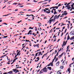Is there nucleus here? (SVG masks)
Instances as JSON below:
<instances>
[{
	"mask_svg": "<svg viewBox=\"0 0 74 74\" xmlns=\"http://www.w3.org/2000/svg\"><path fill=\"white\" fill-rule=\"evenodd\" d=\"M36 0H35L33 1L34 2H35V3H36V2H37V1H35Z\"/></svg>",
	"mask_w": 74,
	"mask_h": 74,
	"instance_id": "nucleus-44",
	"label": "nucleus"
},
{
	"mask_svg": "<svg viewBox=\"0 0 74 74\" xmlns=\"http://www.w3.org/2000/svg\"><path fill=\"white\" fill-rule=\"evenodd\" d=\"M64 53H63L61 54L58 57L59 58H61V57L63 55Z\"/></svg>",
	"mask_w": 74,
	"mask_h": 74,
	"instance_id": "nucleus-6",
	"label": "nucleus"
},
{
	"mask_svg": "<svg viewBox=\"0 0 74 74\" xmlns=\"http://www.w3.org/2000/svg\"><path fill=\"white\" fill-rule=\"evenodd\" d=\"M67 14V13H63L62 14V15H65V16Z\"/></svg>",
	"mask_w": 74,
	"mask_h": 74,
	"instance_id": "nucleus-15",
	"label": "nucleus"
},
{
	"mask_svg": "<svg viewBox=\"0 0 74 74\" xmlns=\"http://www.w3.org/2000/svg\"><path fill=\"white\" fill-rule=\"evenodd\" d=\"M58 21H57L56 23H54V24L53 25V26L55 25H56V24L57 23H58Z\"/></svg>",
	"mask_w": 74,
	"mask_h": 74,
	"instance_id": "nucleus-25",
	"label": "nucleus"
},
{
	"mask_svg": "<svg viewBox=\"0 0 74 74\" xmlns=\"http://www.w3.org/2000/svg\"><path fill=\"white\" fill-rule=\"evenodd\" d=\"M63 42H64V43L62 45V47H63V46H65L66 45V42L65 43V42H64V41Z\"/></svg>",
	"mask_w": 74,
	"mask_h": 74,
	"instance_id": "nucleus-8",
	"label": "nucleus"
},
{
	"mask_svg": "<svg viewBox=\"0 0 74 74\" xmlns=\"http://www.w3.org/2000/svg\"><path fill=\"white\" fill-rule=\"evenodd\" d=\"M53 10H54V11H56V9H53Z\"/></svg>",
	"mask_w": 74,
	"mask_h": 74,
	"instance_id": "nucleus-64",
	"label": "nucleus"
},
{
	"mask_svg": "<svg viewBox=\"0 0 74 74\" xmlns=\"http://www.w3.org/2000/svg\"><path fill=\"white\" fill-rule=\"evenodd\" d=\"M60 6H61V4L60 3L58 5V7H59Z\"/></svg>",
	"mask_w": 74,
	"mask_h": 74,
	"instance_id": "nucleus-33",
	"label": "nucleus"
},
{
	"mask_svg": "<svg viewBox=\"0 0 74 74\" xmlns=\"http://www.w3.org/2000/svg\"><path fill=\"white\" fill-rule=\"evenodd\" d=\"M43 11H44V12H46V11H47V10H46V9H45V10L44 9Z\"/></svg>",
	"mask_w": 74,
	"mask_h": 74,
	"instance_id": "nucleus-36",
	"label": "nucleus"
},
{
	"mask_svg": "<svg viewBox=\"0 0 74 74\" xmlns=\"http://www.w3.org/2000/svg\"><path fill=\"white\" fill-rule=\"evenodd\" d=\"M53 16H54V15H53L52 16V17H51L50 18V19H52V18H53Z\"/></svg>",
	"mask_w": 74,
	"mask_h": 74,
	"instance_id": "nucleus-42",
	"label": "nucleus"
},
{
	"mask_svg": "<svg viewBox=\"0 0 74 74\" xmlns=\"http://www.w3.org/2000/svg\"><path fill=\"white\" fill-rule=\"evenodd\" d=\"M65 62V60H64V61H63V62L62 63V65H63V66L64 65V62Z\"/></svg>",
	"mask_w": 74,
	"mask_h": 74,
	"instance_id": "nucleus-11",
	"label": "nucleus"
},
{
	"mask_svg": "<svg viewBox=\"0 0 74 74\" xmlns=\"http://www.w3.org/2000/svg\"><path fill=\"white\" fill-rule=\"evenodd\" d=\"M7 37H8V36H4V37H3V38H7Z\"/></svg>",
	"mask_w": 74,
	"mask_h": 74,
	"instance_id": "nucleus-28",
	"label": "nucleus"
},
{
	"mask_svg": "<svg viewBox=\"0 0 74 74\" xmlns=\"http://www.w3.org/2000/svg\"><path fill=\"white\" fill-rule=\"evenodd\" d=\"M17 59H18V58H16L15 59H14L13 60V62H15V60H17Z\"/></svg>",
	"mask_w": 74,
	"mask_h": 74,
	"instance_id": "nucleus-14",
	"label": "nucleus"
},
{
	"mask_svg": "<svg viewBox=\"0 0 74 74\" xmlns=\"http://www.w3.org/2000/svg\"><path fill=\"white\" fill-rule=\"evenodd\" d=\"M66 7H70V5H67L66 6Z\"/></svg>",
	"mask_w": 74,
	"mask_h": 74,
	"instance_id": "nucleus-26",
	"label": "nucleus"
},
{
	"mask_svg": "<svg viewBox=\"0 0 74 74\" xmlns=\"http://www.w3.org/2000/svg\"><path fill=\"white\" fill-rule=\"evenodd\" d=\"M67 18V16H65V17L63 18V19H65V18Z\"/></svg>",
	"mask_w": 74,
	"mask_h": 74,
	"instance_id": "nucleus-54",
	"label": "nucleus"
},
{
	"mask_svg": "<svg viewBox=\"0 0 74 74\" xmlns=\"http://www.w3.org/2000/svg\"><path fill=\"white\" fill-rule=\"evenodd\" d=\"M56 56H55L54 58L53 59L54 60H55V59H56Z\"/></svg>",
	"mask_w": 74,
	"mask_h": 74,
	"instance_id": "nucleus-34",
	"label": "nucleus"
},
{
	"mask_svg": "<svg viewBox=\"0 0 74 74\" xmlns=\"http://www.w3.org/2000/svg\"><path fill=\"white\" fill-rule=\"evenodd\" d=\"M69 39H70V37L68 35V36L67 38V40H69Z\"/></svg>",
	"mask_w": 74,
	"mask_h": 74,
	"instance_id": "nucleus-16",
	"label": "nucleus"
},
{
	"mask_svg": "<svg viewBox=\"0 0 74 74\" xmlns=\"http://www.w3.org/2000/svg\"><path fill=\"white\" fill-rule=\"evenodd\" d=\"M70 27L69 26V25H68V26H67V28L68 29H69Z\"/></svg>",
	"mask_w": 74,
	"mask_h": 74,
	"instance_id": "nucleus-62",
	"label": "nucleus"
},
{
	"mask_svg": "<svg viewBox=\"0 0 74 74\" xmlns=\"http://www.w3.org/2000/svg\"><path fill=\"white\" fill-rule=\"evenodd\" d=\"M45 9L47 10H49V8H45Z\"/></svg>",
	"mask_w": 74,
	"mask_h": 74,
	"instance_id": "nucleus-38",
	"label": "nucleus"
},
{
	"mask_svg": "<svg viewBox=\"0 0 74 74\" xmlns=\"http://www.w3.org/2000/svg\"><path fill=\"white\" fill-rule=\"evenodd\" d=\"M70 34L71 35H74V31H72L71 32Z\"/></svg>",
	"mask_w": 74,
	"mask_h": 74,
	"instance_id": "nucleus-5",
	"label": "nucleus"
},
{
	"mask_svg": "<svg viewBox=\"0 0 74 74\" xmlns=\"http://www.w3.org/2000/svg\"><path fill=\"white\" fill-rule=\"evenodd\" d=\"M58 14V13L56 12V11H54V14L55 15V14Z\"/></svg>",
	"mask_w": 74,
	"mask_h": 74,
	"instance_id": "nucleus-20",
	"label": "nucleus"
},
{
	"mask_svg": "<svg viewBox=\"0 0 74 74\" xmlns=\"http://www.w3.org/2000/svg\"><path fill=\"white\" fill-rule=\"evenodd\" d=\"M60 15V14H59L58 16H57V15H56L53 18L54 19H58Z\"/></svg>",
	"mask_w": 74,
	"mask_h": 74,
	"instance_id": "nucleus-2",
	"label": "nucleus"
},
{
	"mask_svg": "<svg viewBox=\"0 0 74 74\" xmlns=\"http://www.w3.org/2000/svg\"><path fill=\"white\" fill-rule=\"evenodd\" d=\"M56 38V36H55V35L53 37V38Z\"/></svg>",
	"mask_w": 74,
	"mask_h": 74,
	"instance_id": "nucleus-46",
	"label": "nucleus"
},
{
	"mask_svg": "<svg viewBox=\"0 0 74 74\" xmlns=\"http://www.w3.org/2000/svg\"><path fill=\"white\" fill-rule=\"evenodd\" d=\"M36 59H38V60H40V59L39 58V57H37V58H36Z\"/></svg>",
	"mask_w": 74,
	"mask_h": 74,
	"instance_id": "nucleus-39",
	"label": "nucleus"
},
{
	"mask_svg": "<svg viewBox=\"0 0 74 74\" xmlns=\"http://www.w3.org/2000/svg\"><path fill=\"white\" fill-rule=\"evenodd\" d=\"M53 73V72H52V71H51L50 72V73H49V74H51V73Z\"/></svg>",
	"mask_w": 74,
	"mask_h": 74,
	"instance_id": "nucleus-50",
	"label": "nucleus"
},
{
	"mask_svg": "<svg viewBox=\"0 0 74 74\" xmlns=\"http://www.w3.org/2000/svg\"><path fill=\"white\" fill-rule=\"evenodd\" d=\"M74 36H73L71 37L70 38V40H74Z\"/></svg>",
	"mask_w": 74,
	"mask_h": 74,
	"instance_id": "nucleus-9",
	"label": "nucleus"
},
{
	"mask_svg": "<svg viewBox=\"0 0 74 74\" xmlns=\"http://www.w3.org/2000/svg\"><path fill=\"white\" fill-rule=\"evenodd\" d=\"M19 52H20L19 51V52L17 54V56L19 55Z\"/></svg>",
	"mask_w": 74,
	"mask_h": 74,
	"instance_id": "nucleus-51",
	"label": "nucleus"
},
{
	"mask_svg": "<svg viewBox=\"0 0 74 74\" xmlns=\"http://www.w3.org/2000/svg\"><path fill=\"white\" fill-rule=\"evenodd\" d=\"M13 72L12 71H10L8 73H12Z\"/></svg>",
	"mask_w": 74,
	"mask_h": 74,
	"instance_id": "nucleus-22",
	"label": "nucleus"
},
{
	"mask_svg": "<svg viewBox=\"0 0 74 74\" xmlns=\"http://www.w3.org/2000/svg\"><path fill=\"white\" fill-rule=\"evenodd\" d=\"M58 55H59V52H58L57 53V54H56V56H58Z\"/></svg>",
	"mask_w": 74,
	"mask_h": 74,
	"instance_id": "nucleus-30",
	"label": "nucleus"
},
{
	"mask_svg": "<svg viewBox=\"0 0 74 74\" xmlns=\"http://www.w3.org/2000/svg\"><path fill=\"white\" fill-rule=\"evenodd\" d=\"M56 41V38H55L53 40V41Z\"/></svg>",
	"mask_w": 74,
	"mask_h": 74,
	"instance_id": "nucleus-63",
	"label": "nucleus"
},
{
	"mask_svg": "<svg viewBox=\"0 0 74 74\" xmlns=\"http://www.w3.org/2000/svg\"><path fill=\"white\" fill-rule=\"evenodd\" d=\"M58 11H59V12H61V11H62V10H58Z\"/></svg>",
	"mask_w": 74,
	"mask_h": 74,
	"instance_id": "nucleus-41",
	"label": "nucleus"
},
{
	"mask_svg": "<svg viewBox=\"0 0 74 74\" xmlns=\"http://www.w3.org/2000/svg\"><path fill=\"white\" fill-rule=\"evenodd\" d=\"M38 45H39V44H37L36 45V47H38Z\"/></svg>",
	"mask_w": 74,
	"mask_h": 74,
	"instance_id": "nucleus-48",
	"label": "nucleus"
},
{
	"mask_svg": "<svg viewBox=\"0 0 74 74\" xmlns=\"http://www.w3.org/2000/svg\"><path fill=\"white\" fill-rule=\"evenodd\" d=\"M22 22V20H21L20 21L17 22V23H20V22Z\"/></svg>",
	"mask_w": 74,
	"mask_h": 74,
	"instance_id": "nucleus-29",
	"label": "nucleus"
},
{
	"mask_svg": "<svg viewBox=\"0 0 74 74\" xmlns=\"http://www.w3.org/2000/svg\"><path fill=\"white\" fill-rule=\"evenodd\" d=\"M71 2H70V3H69L68 4H67V5H69V4H71Z\"/></svg>",
	"mask_w": 74,
	"mask_h": 74,
	"instance_id": "nucleus-60",
	"label": "nucleus"
},
{
	"mask_svg": "<svg viewBox=\"0 0 74 74\" xmlns=\"http://www.w3.org/2000/svg\"><path fill=\"white\" fill-rule=\"evenodd\" d=\"M2 24L5 25H8V24H6V23H3Z\"/></svg>",
	"mask_w": 74,
	"mask_h": 74,
	"instance_id": "nucleus-27",
	"label": "nucleus"
},
{
	"mask_svg": "<svg viewBox=\"0 0 74 74\" xmlns=\"http://www.w3.org/2000/svg\"><path fill=\"white\" fill-rule=\"evenodd\" d=\"M52 21L53 22H55V19H50L49 20V21H48V22L47 23H49L50 25H51V23Z\"/></svg>",
	"mask_w": 74,
	"mask_h": 74,
	"instance_id": "nucleus-1",
	"label": "nucleus"
},
{
	"mask_svg": "<svg viewBox=\"0 0 74 74\" xmlns=\"http://www.w3.org/2000/svg\"><path fill=\"white\" fill-rule=\"evenodd\" d=\"M42 70H43L44 72H47V68L46 67H45L43 69L41 70V71Z\"/></svg>",
	"mask_w": 74,
	"mask_h": 74,
	"instance_id": "nucleus-3",
	"label": "nucleus"
},
{
	"mask_svg": "<svg viewBox=\"0 0 74 74\" xmlns=\"http://www.w3.org/2000/svg\"><path fill=\"white\" fill-rule=\"evenodd\" d=\"M51 0H48V1H49V3H50V1H51Z\"/></svg>",
	"mask_w": 74,
	"mask_h": 74,
	"instance_id": "nucleus-61",
	"label": "nucleus"
},
{
	"mask_svg": "<svg viewBox=\"0 0 74 74\" xmlns=\"http://www.w3.org/2000/svg\"><path fill=\"white\" fill-rule=\"evenodd\" d=\"M9 14H8L7 15H3V16H7Z\"/></svg>",
	"mask_w": 74,
	"mask_h": 74,
	"instance_id": "nucleus-32",
	"label": "nucleus"
},
{
	"mask_svg": "<svg viewBox=\"0 0 74 74\" xmlns=\"http://www.w3.org/2000/svg\"><path fill=\"white\" fill-rule=\"evenodd\" d=\"M13 71H14V72H15L16 71V69H13Z\"/></svg>",
	"mask_w": 74,
	"mask_h": 74,
	"instance_id": "nucleus-18",
	"label": "nucleus"
},
{
	"mask_svg": "<svg viewBox=\"0 0 74 74\" xmlns=\"http://www.w3.org/2000/svg\"><path fill=\"white\" fill-rule=\"evenodd\" d=\"M20 7H23V5L19 6Z\"/></svg>",
	"mask_w": 74,
	"mask_h": 74,
	"instance_id": "nucleus-52",
	"label": "nucleus"
},
{
	"mask_svg": "<svg viewBox=\"0 0 74 74\" xmlns=\"http://www.w3.org/2000/svg\"><path fill=\"white\" fill-rule=\"evenodd\" d=\"M47 2H46L43 3H42V4L43 5H44V4H47Z\"/></svg>",
	"mask_w": 74,
	"mask_h": 74,
	"instance_id": "nucleus-23",
	"label": "nucleus"
},
{
	"mask_svg": "<svg viewBox=\"0 0 74 74\" xmlns=\"http://www.w3.org/2000/svg\"><path fill=\"white\" fill-rule=\"evenodd\" d=\"M66 31H67V29H65V30L64 31V33H65L66 32Z\"/></svg>",
	"mask_w": 74,
	"mask_h": 74,
	"instance_id": "nucleus-40",
	"label": "nucleus"
},
{
	"mask_svg": "<svg viewBox=\"0 0 74 74\" xmlns=\"http://www.w3.org/2000/svg\"><path fill=\"white\" fill-rule=\"evenodd\" d=\"M31 32H32V30H30L29 32H28L30 33H31Z\"/></svg>",
	"mask_w": 74,
	"mask_h": 74,
	"instance_id": "nucleus-53",
	"label": "nucleus"
},
{
	"mask_svg": "<svg viewBox=\"0 0 74 74\" xmlns=\"http://www.w3.org/2000/svg\"><path fill=\"white\" fill-rule=\"evenodd\" d=\"M38 54V53H36V54H35L36 56H37Z\"/></svg>",
	"mask_w": 74,
	"mask_h": 74,
	"instance_id": "nucleus-43",
	"label": "nucleus"
},
{
	"mask_svg": "<svg viewBox=\"0 0 74 74\" xmlns=\"http://www.w3.org/2000/svg\"><path fill=\"white\" fill-rule=\"evenodd\" d=\"M68 71L69 72V73H70V68H69L68 69Z\"/></svg>",
	"mask_w": 74,
	"mask_h": 74,
	"instance_id": "nucleus-12",
	"label": "nucleus"
},
{
	"mask_svg": "<svg viewBox=\"0 0 74 74\" xmlns=\"http://www.w3.org/2000/svg\"><path fill=\"white\" fill-rule=\"evenodd\" d=\"M63 68H64V67L63 66H60V68L61 69H63Z\"/></svg>",
	"mask_w": 74,
	"mask_h": 74,
	"instance_id": "nucleus-19",
	"label": "nucleus"
},
{
	"mask_svg": "<svg viewBox=\"0 0 74 74\" xmlns=\"http://www.w3.org/2000/svg\"><path fill=\"white\" fill-rule=\"evenodd\" d=\"M56 7H52V8H56Z\"/></svg>",
	"mask_w": 74,
	"mask_h": 74,
	"instance_id": "nucleus-58",
	"label": "nucleus"
},
{
	"mask_svg": "<svg viewBox=\"0 0 74 74\" xmlns=\"http://www.w3.org/2000/svg\"><path fill=\"white\" fill-rule=\"evenodd\" d=\"M69 46H68L67 47V49L68 50H69Z\"/></svg>",
	"mask_w": 74,
	"mask_h": 74,
	"instance_id": "nucleus-45",
	"label": "nucleus"
},
{
	"mask_svg": "<svg viewBox=\"0 0 74 74\" xmlns=\"http://www.w3.org/2000/svg\"><path fill=\"white\" fill-rule=\"evenodd\" d=\"M60 63V62L59 61H58L56 64V66H59V64Z\"/></svg>",
	"mask_w": 74,
	"mask_h": 74,
	"instance_id": "nucleus-4",
	"label": "nucleus"
},
{
	"mask_svg": "<svg viewBox=\"0 0 74 74\" xmlns=\"http://www.w3.org/2000/svg\"><path fill=\"white\" fill-rule=\"evenodd\" d=\"M62 49V48H61L59 50V51H58V52H60V51H61V49Z\"/></svg>",
	"mask_w": 74,
	"mask_h": 74,
	"instance_id": "nucleus-47",
	"label": "nucleus"
},
{
	"mask_svg": "<svg viewBox=\"0 0 74 74\" xmlns=\"http://www.w3.org/2000/svg\"><path fill=\"white\" fill-rule=\"evenodd\" d=\"M6 57H7V60H10V58H9V59H8V56H6Z\"/></svg>",
	"mask_w": 74,
	"mask_h": 74,
	"instance_id": "nucleus-55",
	"label": "nucleus"
},
{
	"mask_svg": "<svg viewBox=\"0 0 74 74\" xmlns=\"http://www.w3.org/2000/svg\"><path fill=\"white\" fill-rule=\"evenodd\" d=\"M58 7H59V6H57L56 8V9H58Z\"/></svg>",
	"mask_w": 74,
	"mask_h": 74,
	"instance_id": "nucleus-49",
	"label": "nucleus"
},
{
	"mask_svg": "<svg viewBox=\"0 0 74 74\" xmlns=\"http://www.w3.org/2000/svg\"><path fill=\"white\" fill-rule=\"evenodd\" d=\"M71 6L72 7V8L74 7V6H73V5H71Z\"/></svg>",
	"mask_w": 74,
	"mask_h": 74,
	"instance_id": "nucleus-57",
	"label": "nucleus"
},
{
	"mask_svg": "<svg viewBox=\"0 0 74 74\" xmlns=\"http://www.w3.org/2000/svg\"><path fill=\"white\" fill-rule=\"evenodd\" d=\"M25 41H27V42H29V40H25Z\"/></svg>",
	"mask_w": 74,
	"mask_h": 74,
	"instance_id": "nucleus-59",
	"label": "nucleus"
},
{
	"mask_svg": "<svg viewBox=\"0 0 74 74\" xmlns=\"http://www.w3.org/2000/svg\"><path fill=\"white\" fill-rule=\"evenodd\" d=\"M23 15V14H18V15Z\"/></svg>",
	"mask_w": 74,
	"mask_h": 74,
	"instance_id": "nucleus-56",
	"label": "nucleus"
},
{
	"mask_svg": "<svg viewBox=\"0 0 74 74\" xmlns=\"http://www.w3.org/2000/svg\"><path fill=\"white\" fill-rule=\"evenodd\" d=\"M44 2V1H41V2H38V4H39V3H42V2Z\"/></svg>",
	"mask_w": 74,
	"mask_h": 74,
	"instance_id": "nucleus-37",
	"label": "nucleus"
},
{
	"mask_svg": "<svg viewBox=\"0 0 74 74\" xmlns=\"http://www.w3.org/2000/svg\"><path fill=\"white\" fill-rule=\"evenodd\" d=\"M26 16H31V15H29L28 14V15H27Z\"/></svg>",
	"mask_w": 74,
	"mask_h": 74,
	"instance_id": "nucleus-35",
	"label": "nucleus"
},
{
	"mask_svg": "<svg viewBox=\"0 0 74 74\" xmlns=\"http://www.w3.org/2000/svg\"><path fill=\"white\" fill-rule=\"evenodd\" d=\"M47 69H49V70H52V69H51V67H47Z\"/></svg>",
	"mask_w": 74,
	"mask_h": 74,
	"instance_id": "nucleus-13",
	"label": "nucleus"
},
{
	"mask_svg": "<svg viewBox=\"0 0 74 74\" xmlns=\"http://www.w3.org/2000/svg\"><path fill=\"white\" fill-rule=\"evenodd\" d=\"M18 4V5H22V3H19Z\"/></svg>",
	"mask_w": 74,
	"mask_h": 74,
	"instance_id": "nucleus-24",
	"label": "nucleus"
},
{
	"mask_svg": "<svg viewBox=\"0 0 74 74\" xmlns=\"http://www.w3.org/2000/svg\"><path fill=\"white\" fill-rule=\"evenodd\" d=\"M46 12L47 14H49V13H50V11H46Z\"/></svg>",
	"mask_w": 74,
	"mask_h": 74,
	"instance_id": "nucleus-21",
	"label": "nucleus"
},
{
	"mask_svg": "<svg viewBox=\"0 0 74 74\" xmlns=\"http://www.w3.org/2000/svg\"><path fill=\"white\" fill-rule=\"evenodd\" d=\"M18 4V3H13V5L15 4V5H16V4Z\"/></svg>",
	"mask_w": 74,
	"mask_h": 74,
	"instance_id": "nucleus-31",
	"label": "nucleus"
},
{
	"mask_svg": "<svg viewBox=\"0 0 74 74\" xmlns=\"http://www.w3.org/2000/svg\"><path fill=\"white\" fill-rule=\"evenodd\" d=\"M58 60V58H57L56 59V60L55 61V62H57V61Z\"/></svg>",
	"mask_w": 74,
	"mask_h": 74,
	"instance_id": "nucleus-17",
	"label": "nucleus"
},
{
	"mask_svg": "<svg viewBox=\"0 0 74 74\" xmlns=\"http://www.w3.org/2000/svg\"><path fill=\"white\" fill-rule=\"evenodd\" d=\"M74 64V62H73L72 63H71V64H70L69 65V68H70V67H71V65L72 64Z\"/></svg>",
	"mask_w": 74,
	"mask_h": 74,
	"instance_id": "nucleus-10",
	"label": "nucleus"
},
{
	"mask_svg": "<svg viewBox=\"0 0 74 74\" xmlns=\"http://www.w3.org/2000/svg\"><path fill=\"white\" fill-rule=\"evenodd\" d=\"M51 66H53V64L52 63H50L47 65V66H51Z\"/></svg>",
	"mask_w": 74,
	"mask_h": 74,
	"instance_id": "nucleus-7",
	"label": "nucleus"
}]
</instances>
